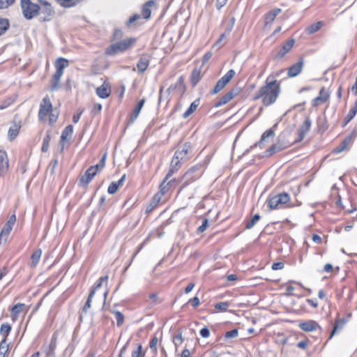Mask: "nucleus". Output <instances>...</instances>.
<instances>
[{"instance_id": "obj_1", "label": "nucleus", "mask_w": 357, "mask_h": 357, "mask_svg": "<svg viewBox=\"0 0 357 357\" xmlns=\"http://www.w3.org/2000/svg\"><path fill=\"white\" fill-rule=\"evenodd\" d=\"M280 93V84L277 80H266V84L261 86L255 93L254 100L261 98L265 106H270L278 99Z\"/></svg>"}, {"instance_id": "obj_2", "label": "nucleus", "mask_w": 357, "mask_h": 357, "mask_svg": "<svg viewBox=\"0 0 357 357\" xmlns=\"http://www.w3.org/2000/svg\"><path fill=\"white\" fill-rule=\"evenodd\" d=\"M136 43L137 38L135 37H130L112 43L105 48V54L113 56L118 54L123 53L132 49Z\"/></svg>"}, {"instance_id": "obj_3", "label": "nucleus", "mask_w": 357, "mask_h": 357, "mask_svg": "<svg viewBox=\"0 0 357 357\" xmlns=\"http://www.w3.org/2000/svg\"><path fill=\"white\" fill-rule=\"evenodd\" d=\"M202 165L197 164L190 167L181 177L180 182L182 185L180 188L179 192L188 186L189 184L197 180L202 176L203 171L202 170Z\"/></svg>"}, {"instance_id": "obj_4", "label": "nucleus", "mask_w": 357, "mask_h": 357, "mask_svg": "<svg viewBox=\"0 0 357 357\" xmlns=\"http://www.w3.org/2000/svg\"><path fill=\"white\" fill-rule=\"evenodd\" d=\"M289 200L290 196L288 193L281 192L268 197L267 200V206L271 210H274L282 207V206L287 204Z\"/></svg>"}, {"instance_id": "obj_5", "label": "nucleus", "mask_w": 357, "mask_h": 357, "mask_svg": "<svg viewBox=\"0 0 357 357\" xmlns=\"http://www.w3.org/2000/svg\"><path fill=\"white\" fill-rule=\"evenodd\" d=\"M42 7H40V22L50 21L54 14V10L50 3L46 0H40Z\"/></svg>"}, {"instance_id": "obj_6", "label": "nucleus", "mask_w": 357, "mask_h": 357, "mask_svg": "<svg viewBox=\"0 0 357 357\" xmlns=\"http://www.w3.org/2000/svg\"><path fill=\"white\" fill-rule=\"evenodd\" d=\"M235 74L236 73L234 70L231 69L228 70L227 73L217 82L213 89L211 91V93L214 95L220 92L231 80Z\"/></svg>"}, {"instance_id": "obj_7", "label": "nucleus", "mask_w": 357, "mask_h": 357, "mask_svg": "<svg viewBox=\"0 0 357 357\" xmlns=\"http://www.w3.org/2000/svg\"><path fill=\"white\" fill-rule=\"evenodd\" d=\"M192 153V146L190 142H186L183 144L178 146L174 153V155L178 157L184 162L190 158V155Z\"/></svg>"}, {"instance_id": "obj_8", "label": "nucleus", "mask_w": 357, "mask_h": 357, "mask_svg": "<svg viewBox=\"0 0 357 357\" xmlns=\"http://www.w3.org/2000/svg\"><path fill=\"white\" fill-rule=\"evenodd\" d=\"M40 10V6L33 3L30 0H24V17L28 20L32 19Z\"/></svg>"}, {"instance_id": "obj_9", "label": "nucleus", "mask_w": 357, "mask_h": 357, "mask_svg": "<svg viewBox=\"0 0 357 357\" xmlns=\"http://www.w3.org/2000/svg\"><path fill=\"white\" fill-rule=\"evenodd\" d=\"M241 91V89L238 86H236L231 89L229 91H228L223 96H222V98L218 102L215 103L214 107H219L227 104L230 100H231L234 97L238 95Z\"/></svg>"}, {"instance_id": "obj_10", "label": "nucleus", "mask_w": 357, "mask_h": 357, "mask_svg": "<svg viewBox=\"0 0 357 357\" xmlns=\"http://www.w3.org/2000/svg\"><path fill=\"white\" fill-rule=\"evenodd\" d=\"M52 105L50 98L46 96L42 100L40 105V109L38 112V117L40 120L44 119L52 111Z\"/></svg>"}, {"instance_id": "obj_11", "label": "nucleus", "mask_w": 357, "mask_h": 357, "mask_svg": "<svg viewBox=\"0 0 357 357\" xmlns=\"http://www.w3.org/2000/svg\"><path fill=\"white\" fill-rule=\"evenodd\" d=\"M312 121L309 116L306 117L303 124L301 126L298 130V137L294 142V144L301 142L306 134L310 131L311 128Z\"/></svg>"}, {"instance_id": "obj_12", "label": "nucleus", "mask_w": 357, "mask_h": 357, "mask_svg": "<svg viewBox=\"0 0 357 357\" xmlns=\"http://www.w3.org/2000/svg\"><path fill=\"white\" fill-rule=\"evenodd\" d=\"M73 132V126L72 125L67 126L62 131L59 141L60 153H62L64 150L65 142L71 139Z\"/></svg>"}, {"instance_id": "obj_13", "label": "nucleus", "mask_w": 357, "mask_h": 357, "mask_svg": "<svg viewBox=\"0 0 357 357\" xmlns=\"http://www.w3.org/2000/svg\"><path fill=\"white\" fill-rule=\"evenodd\" d=\"M278 126V123H275L271 128L266 130L261 135V139L250 146V149H254L255 147L259 146L261 149L263 147L264 142H266V139L269 137L273 138L275 136V130Z\"/></svg>"}, {"instance_id": "obj_14", "label": "nucleus", "mask_w": 357, "mask_h": 357, "mask_svg": "<svg viewBox=\"0 0 357 357\" xmlns=\"http://www.w3.org/2000/svg\"><path fill=\"white\" fill-rule=\"evenodd\" d=\"M151 59V56L147 53H144L139 56L137 63V68L139 73H143L146 70L150 64Z\"/></svg>"}, {"instance_id": "obj_15", "label": "nucleus", "mask_w": 357, "mask_h": 357, "mask_svg": "<svg viewBox=\"0 0 357 357\" xmlns=\"http://www.w3.org/2000/svg\"><path fill=\"white\" fill-rule=\"evenodd\" d=\"M295 44V39L291 38L288 40L282 47L278 51L274 59L280 60L282 59L293 47Z\"/></svg>"}, {"instance_id": "obj_16", "label": "nucleus", "mask_w": 357, "mask_h": 357, "mask_svg": "<svg viewBox=\"0 0 357 357\" xmlns=\"http://www.w3.org/2000/svg\"><path fill=\"white\" fill-rule=\"evenodd\" d=\"M304 65L303 58H300L299 60L294 64L288 68L287 76L289 77H294L298 75L303 69Z\"/></svg>"}, {"instance_id": "obj_17", "label": "nucleus", "mask_w": 357, "mask_h": 357, "mask_svg": "<svg viewBox=\"0 0 357 357\" xmlns=\"http://www.w3.org/2000/svg\"><path fill=\"white\" fill-rule=\"evenodd\" d=\"M96 175V169L93 167H89L84 175L79 179V184L83 186H86Z\"/></svg>"}, {"instance_id": "obj_18", "label": "nucleus", "mask_w": 357, "mask_h": 357, "mask_svg": "<svg viewBox=\"0 0 357 357\" xmlns=\"http://www.w3.org/2000/svg\"><path fill=\"white\" fill-rule=\"evenodd\" d=\"M21 127V121L15 116L13 126L8 130V137L10 141L13 140L17 136Z\"/></svg>"}, {"instance_id": "obj_19", "label": "nucleus", "mask_w": 357, "mask_h": 357, "mask_svg": "<svg viewBox=\"0 0 357 357\" xmlns=\"http://www.w3.org/2000/svg\"><path fill=\"white\" fill-rule=\"evenodd\" d=\"M289 146L290 144H284V143L278 141L277 143L273 144L270 148L265 151L264 156H271L273 154L287 149Z\"/></svg>"}, {"instance_id": "obj_20", "label": "nucleus", "mask_w": 357, "mask_h": 357, "mask_svg": "<svg viewBox=\"0 0 357 357\" xmlns=\"http://www.w3.org/2000/svg\"><path fill=\"white\" fill-rule=\"evenodd\" d=\"M298 327L305 332H311L317 329H321L319 324L314 320H307L301 322Z\"/></svg>"}, {"instance_id": "obj_21", "label": "nucleus", "mask_w": 357, "mask_h": 357, "mask_svg": "<svg viewBox=\"0 0 357 357\" xmlns=\"http://www.w3.org/2000/svg\"><path fill=\"white\" fill-rule=\"evenodd\" d=\"M177 90L181 94H183L185 91V85L184 83V78L183 76H180L174 84H172L167 89V93L169 96L172 91Z\"/></svg>"}, {"instance_id": "obj_22", "label": "nucleus", "mask_w": 357, "mask_h": 357, "mask_svg": "<svg viewBox=\"0 0 357 357\" xmlns=\"http://www.w3.org/2000/svg\"><path fill=\"white\" fill-rule=\"evenodd\" d=\"M182 161L183 160L174 155L170 163L169 169L166 174L167 175V178H170L181 167Z\"/></svg>"}, {"instance_id": "obj_23", "label": "nucleus", "mask_w": 357, "mask_h": 357, "mask_svg": "<svg viewBox=\"0 0 357 357\" xmlns=\"http://www.w3.org/2000/svg\"><path fill=\"white\" fill-rule=\"evenodd\" d=\"M57 337L56 335H53L51 338L50 343L45 346H43L44 352L47 357H55L54 350L56 347Z\"/></svg>"}, {"instance_id": "obj_24", "label": "nucleus", "mask_w": 357, "mask_h": 357, "mask_svg": "<svg viewBox=\"0 0 357 357\" xmlns=\"http://www.w3.org/2000/svg\"><path fill=\"white\" fill-rule=\"evenodd\" d=\"M16 221V217L15 215H12L8 220L6 222L5 225L3 226V229L1 231V235L5 236V241L7 240V237L10 232V231L13 229V227Z\"/></svg>"}, {"instance_id": "obj_25", "label": "nucleus", "mask_w": 357, "mask_h": 357, "mask_svg": "<svg viewBox=\"0 0 357 357\" xmlns=\"http://www.w3.org/2000/svg\"><path fill=\"white\" fill-rule=\"evenodd\" d=\"M282 10L279 8H275L272 9L268 13H267L264 16V24L266 26L271 25L273 22L275 20L276 16L280 13Z\"/></svg>"}, {"instance_id": "obj_26", "label": "nucleus", "mask_w": 357, "mask_h": 357, "mask_svg": "<svg viewBox=\"0 0 357 357\" xmlns=\"http://www.w3.org/2000/svg\"><path fill=\"white\" fill-rule=\"evenodd\" d=\"M96 94L100 98H107L111 93V89L108 84L103 83L100 86L98 87L96 90Z\"/></svg>"}, {"instance_id": "obj_27", "label": "nucleus", "mask_w": 357, "mask_h": 357, "mask_svg": "<svg viewBox=\"0 0 357 357\" xmlns=\"http://www.w3.org/2000/svg\"><path fill=\"white\" fill-rule=\"evenodd\" d=\"M155 5V1L154 0H149L143 5L142 8V15L144 19L147 20L151 17V8Z\"/></svg>"}, {"instance_id": "obj_28", "label": "nucleus", "mask_w": 357, "mask_h": 357, "mask_svg": "<svg viewBox=\"0 0 357 357\" xmlns=\"http://www.w3.org/2000/svg\"><path fill=\"white\" fill-rule=\"evenodd\" d=\"M8 168L7 154L4 151H0V176L6 174Z\"/></svg>"}, {"instance_id": "obj_29", "label": "nucleus", "mask_w": 357, "mask_h": 357, "mask_svg": "<svg viewBox=\"0 0 357 357\" xmlns=\"http://www.w3.org/2000/svg\"><path fill=\"white\" fill-rule=\"evenodd\" d=\"M145 102H146V98H143L137 102V105L135 106V109H133L132 112L130 114V123H133L136 120V119L138 117V116L140 113V111H141L142 108L143 107Z\"/></svg>"}, {"instance_id": "obj_30", "label": "nucleus", "mask_w": 357, "mask_h": 357, "mask_svg": "<svg viewBox=\"0 0 357 357\" xmlns=\"http://www.w3.org/2000/svg\"><path fill=\"white\" fill-rule=\"evenodd\" d=\"M346 320L344 318L336 320L328 340H331L336 333L341 331L344 328Z\"/></svg>"}, {"instance_id": "obj_31", "label": "nucleus", "mask_w": 357, "mask_h": 357, "mask_svg": "<svg viewBox=\"0 0 357 357\" xmlns=\"http://www.w3.org/2000/svg\"><path fill=\"white\" fill-rule=\"evenodd\" d=\"M357 114V98L355 102L354 106L349 110V113L345 116L342 126L345 127L356 116Z\"/></svg>"}, {"instance_id": "obj_32", "label": "nucleus", "mask_w": 357, "mask_h": 357, "mask_svg": "<svg viewBox=\"0 0 357 357\" xmlns=\"http://www.w3.org/2000/svg\"><path fill=\"white\" fill-rule=\"evenodd\" d=\"M200 103V99L197 98L190 105V107L188 108V109L183 114V118L187 119L188 116H190L193 112H195L198 106Z\"/></svg>"}, {"instance_id": "obj_33", "label": "nucleus", "mask_w": 357, "mask_h": 357, "mask_svg": "<svg viewBox=\"0 0 357 357\" xmlns=\"http://www.w3.org/2000/svg\"><path fill=\"white\" fill-rule=\"evenodd\" d=\"M202 77L201 68H195L190 75V83L192 86H195Z\"/></svg>"}, {"instance_id": "obj_34", "label": "nucleus", "mask_w": 357, "mask_h": 357, "mask_svg": "<svg viewBox=\"0 0 357 357\" xmlns=\"http://www.w3.org/2000/svg\"><path fill=\"white\" fill-rule=\"evenodd\" d=\"M22 312V303H17L10 309L11 319L15 321Z\"/></svg>"}, {"instance_id": "obj_35", "label": "nucleus", "mask_w": 357, "mask_h": 357, "mask_svg": "<svg viewBox=\"0 0 357 357\" xmlns=\"http://www.w3.org/2000/svg\"><path fill=\"white\" fill-rule=\"evenodd\" d=\"M356 137L357 130L356 129H353L349 135H347L341 142V144L343 145V147L345 146L346 148H348L349 145L354 142Z\"/></svg>"}, {"instance_id": "obj_36", "label": "nucleus", "mask_w": 357, "mask_h": 357, "mask_svg": "<svg viewBox=\"0 0 357 357\" xmlns=\"http://www.w3.org/2000/svg\"><path fill=\"white\" fill-rule=\"evenodd\" d=\"M42 251L40 249H38L35 250L31 255V267H35L38 264L40 257H41Z\"/></svg>"}, {"instance_id": "obj_37", "label": "nucleus", "mask_w": 357, "mask_h": 357, "mask_svg": "<svg viewBox=\"0 0 357 357\" xmlns=\"http://www.w3.org/2000/svg\"><path fill=\"white\" fill-rule=\"evenodd\" d=\"M63 71L56 69V72L53 75V78H52V91H55L57 89L58 85L60 82V79H61V76L63 75Z\"/></svg>"}, {"instance_id": "obj_38", "label": "nucleus", "mask_w": 357, "mask_h": 357, "mask_svg": "<svg viewBox=\"0 0 357 357\" xmlns=\"http://www.w3.org/2000/svg\"><path fill=\"white\" fill-rule=\"evenodd\" d=\"M145 351H142V346L141 344L136 343L134 344V349L132 351V357H144Z\"/></svg>"}, {"instance_id": "obj_39", "label": "nucleus", "mask_w": 357, "mask_h": 357, "mask_svg": "<svg viewBox=\"0 0 357 357\" xmlns=\"http://www.w3.org/2000/svg\"><path fill=\"white\" fill-rule=\"evenodd\" d=\"M61 6L70 8L76 6L81 0H55Z\"/></svg>"}, {"instance_id": "obj_40", "label": "nucleus", "mask_w": 357, "mask_h": 357, "mask_svg": "<svg viewBox=\"0 0 357 357\" xmlns=\"http://www.w3.org/2000/svg\"><path fill=\"white\" fill-rule=\"evenodd\" d=\"M160 198H161V196L159 195L158 193L155 195L154 197L152 198L150 204L146 207V213L151 212L158 205V204L159 203V202L160 200Z\"/></svg>"}, {"instance_id": "obj_41", "label": "nucleus", "mask_w": 357, "mask_h": 357, "mask_svg": "<svg viewBox=\"0 0 357 357\" xmlns=\"http://www.w3.org/2000/svg\"><path fill=\"white\" fill-rule=\"evenodd\" d=\"M169 178H167V175H166L165 178L163 179L162 182L160 183V185L159 186L160 196L164 195L170 189L169 183H167V181Z\"/></svg>"}, {"instance_id": "obj_42", "label": "nucleus", "mask_w": 357, "mask_h": 357, "mask_svg": "<svg viewBox=\"0 0 357 357\" xmlns=\"http://www.w3.org/2000/svg\"><path fill=\"white\" fill-rule=\"evenodd\" d=\"M68 60L65 58H59L56 60L55 63V67L56 70H61L63 72V69L68 66Z\"/></svg>"}, {"instance_id": "obj_43", "label": "nucleus", "mask_w": 357, "mask_h": 357, "mask_svg": "<svg viewBox=\"0 0 357 357\" xmlns=\"http://www.w3.org/2000/svg\"><path fill=\"white\" fill-rule=\"evenodd\" d=\"M261 216L259 214H255L252 219L245 221V228L247 229H252L256 223L260 220Z\"/></svg>"}, {"instance_id": "obj_44", "label": "nucleus", "mask_w": 357, "mask_h": 357, "mask_svg": "<svg viewBox=\"0 0 357 357\" xmlns=\"http://www.w3.org/2000/svg\"><path fill=\"white\" fill-rule=\"evenodd\" d=\"M106 158H107V153H105L101 158V159L100 160L99 162L94 165V166H91L90 167H93V169H96V174L101 171L105 166V161H106Z\"/></svg>"}, {"instance_id": "obj_45", "label": "nucleus", "mask_w": 357, "mask_h": 357, "mask_svg": "<svg viewBox=\"0 0 357 357\" xmlns=\"http://www.w3.org/2000/svg\"><path fill=\"white\" fill-rule=\"evenodd\" d=\"M106 158H107V153H105L101 158V159L100 160L99 162L94 165V166H91L90 167H93V169H96V174L101 171L105 166V161H106Z\"/></svg>"}, {"instance_id": "obj_46", "label": "nucleus", "mask_w": 357, "mask_h": 357, "mask_svg": "<svg viewBox=\"0 0 357 357\" xmlns=\"http://www.w3.org/2000/svg\"><path fill=\"white\" fill-rule=\"evenodd\" d=\"M106 158H107V153H105L101 158V159L100 160L99 162L94 165V166H91L90 167H93V169H96V174L101 171L105 166V161H106Z\"/></svg>"}, {"instance_id": "obj_47", "label": "nucleus", "mask_w": 357, "mask_h": 357, "mask_svg": "<svg viewBox=\"0 0 357 357\" xmlns=\"http://www.w3.org/2000/svg\"><path fill=\"white\" fill-rule=\"evenodd\" d=\"M112 312L115 316V319L116 320V326L118 327L121 326L124 322V315L118 310H112Z\"/></svg>"}, {"instance_id": "obj_48", "label": "nucleus", "mask_w": 357, "mask_h": 357, "mask_svg": "<svg viewBox=\"0 0 357 357\" xmlns=\"http://www.w3.org/2000/svg\"><path fill=\"white\" fill-rule=\"evenodd\" d=\"M17 96L16 94H13L11 96L6 98L0 105V109H3L9 107L13 102H14Z\"/></svg>"}, {"instance_id": "obj_49", "label": "nucleus", "mask_w": 357, "mask_h": 357, "mask_svg": "<svg viewBox=\"0 0 357 357\" xmlns=\"http://www.w3.org/2000/svg\"><path fill=\"white\" fill-rule=\"evenodd\" d=\"M322 25V22H317L316 23H314L307 27V31L309 34H312L319 31L321 28Z\"/></svg>"}, {"instance_id": "obj_50", "label": "nucleus", "mask_w": 357, "mask_h": 357, "mask_svg": "<svg viewBox=\"0 0 357 357\" xmlns=\"http://www.w3.org/2000/svg\"><path fill=\"white\" fill-rule=\"evenodd\" d=\"M51 140V135L50 132H47L45 137L43 139L41 150L45 153L49 149V144Z\"/></svg>"}, {"instance_id": "obj_51", "label": "nucleus", "mask_w": 357, "mask_h": 357, "mask_svg": "<svg viewBox=\"0 0 357 357\" xmlns=\"http://www.w3.org/2000/svg\"><path fill=\"white\" fill-rule=\"evenodd\" d=\"M330 94L329 93H325L324 96L323 98H321V96H317L312 100L313 106H317L320 103H324L328 100L329 98Z\"/></svg>"}, {"instance_id": "obj_52", "label": "nucleus", "mask_w": 357, "mask_h": 357, "mask_svg": "<svg viewBox=\"0 0 357 357\" xmlns=\"http://www.w3.org/2000/svg\"><path fill=\"white\" fill-rule=\"evenodd\" d=\"M94 296V291H91L89 296H88V298L86 300V302L85 303L83 308H82V312H84V313H86L88 310L91 307V301H92V298Z\"/></svg>"}, {"instance_id": "obj_53", "label": "nucleus", "mask_w": 357, "mask_h": 357, "mask_svg": "<svg viewBox=\"0 0 357 357\" xmlns=\"http://www.w3.org/2000/svg\"><path fill=\"white\" fill-rule=\"evenodd\" d=\"M11 330V326L8 323L2 324L0 328V333L6 337Z\"/></svg>"}, {"instance_id": "obj_54", "label": "nucleus", "mask_w": 357, "mask_h": 357, "mask_svg": "<svg viewBox=\"0 0 357 357\" xmlns=\"http://www.w3.org/2000/svg\"><path fill=\"white\" fill-rule=\"evenodd\" d=\"M123 36V32L120 29H115L113 31L111 37V41H115L116 40H121Z\"/></svg>"}, {"instance_id": "obj_55", "label": "nucleus", "mask_w": 357, "mask_h": 357, "mask_svg": "<svg viewBox=\"0 0 357 357\" xmlns=\"http://www.w3.org/2000/svg\"><path fill=\"white\" fill-rule=\"evenodd\" d=\"M9 27V22L6 19H0V36H1Z\"/></svg>"}, {"instance_id": "obj_56", "label": "nucleus", "mask_w": 357, "mask_h": 357, "mask_svg": "<svg viewBox=\"0 0 357 357\" xmlns=\"http://www.w3.org/2000/svg\"><path fill=\"white\" fill-rule=\"evenodd\" d=\"M108 280V276L105 275L103 277H100L98 280L96 282L93 289L91 291H94V294L96 293V290L100 288L102 285V283L104 282H107Z\"/></svg>"}, {"instance_id": "obj_57", "label": "nucleus", "mask_w": 357, "mask_h": 357, "mask_svg": "<svg viewBox=\"0 0 357 357\" xmlns=\"http://www.w3.org/2000/svg\"><path fill=\"white\" fill-rule=\"evenodd\" d=\"M49 123L51 126H53L57 121L59 117V112L54 110H52L49 114Z\"/></svg>"}, {"instance_id": "obj_58", "label": "nucleus", "mask_w": 357, "mask_h": 357, "mask_svg": "<svg viewBox=\"0 0 357 357\" xmlns=\"http://www.w3.org/2000/svg\"><path fill=\"white\" fill-rule=\"evenodd\" d=\"M229 306L228 302H220L215 304L214 307L216 310H218L221 312H226Z\"/></svg>"}, {"instance_id": "obj_59", "label": "nucleus", "mask_w": 357, "mask_h": 357, "mask_svg": "<svg viewBox=\"0 0 357 357\" xmlns=\"http://www.w3.org/2000/svg\"><path fill=\"white\" fill-rule=\"evenodd\" d=\"M158 339L156 336H153L149 342V347L154 352H157V344Z\"/></svg>"}, {"instance_id": "obj_60", "label": "nucleus", "mask_w": 357, "mask_h": 357, "mask_svg": "<svg viewBox=\"0 0 357 357\" xmlns=\"http://www.w3.org/2000/svg\"><path fill=\"white\" fill-rule=\"evenodd\" d=\"M8 351V345L6 343L5 338L0 344V357H5V354Z\"/></svg>"}, {"instance_id": "obj_61", "label": "nucleus", "mask_w": 357, "mask_h": 357, "mask_svg": "<svg viewBox=\"0 0 357 357\" xmlns=\"http://www.w3.org/2000/svg\"><path fill=\"white\" fill-rule=\"evenodd\" d=\"M208 226V220L207 218L203 220L202 225L197 229V234H199L204 232Z\"/></svg>"}, {"instance_id": "obj_62", "label": "nucleus", "mask_w": 357, "mask_h": 357, "mask_svg": "<svg viewBox=\"0 0 357 357\" xmlns=\"http://www.w3.org/2000/svg\"><path fill=\"white\" fill-rule=\"evenodd\" d=\"M238 335V331L237 328H234L231 331H227L225 334V337L227 339L236 337Z\"/></svg>"}, {"instance_id": "obj_63", "label": "nucleus", "mask_w": 357, "mask_h": 357, "mask_svg": "<svg viewBox=\"0 0 357 357\" xmlns=\"http://www.w3.org/2000/svg\"><path fill=\"white\" fill-rule=\"evenodd\" d=\"M119 187L118 185H116V182L115 181H112L108 188H107V192L110 195H113L114 193H116L117 192V190H119Z\"/></svg>"}, {"instance_id": "obj_64", "label": "nucleus", "mask_w": 357, "mask_h": 357, "mask_svg": "<svg viewBox=\"0 0 357 357\" xmlns=\"http://www.w3.org/2000/svg\"><path fill=\"white\" fill-rule=\"evenodd\" d=\"M141 18V15L139 14H135L132 16H131L129 20H128L126 24L128 26H130L134 22L137 21Z\"/></svg>"}]
</instances>
